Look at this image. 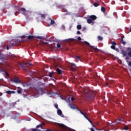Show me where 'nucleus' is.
<instances>
[{
	"instance_id": "864d4df0",
	"label": "nucleus",
	"mask_w": 131,
	"mask_h": 131,
	"mask_svg": "<svg viewBox=\"0 0 131 131\" xmlns=\"http://www.w3.org/2000/svg\"><path fill=\"white\" fill-rule=\"evenodd\" d=\"M125 129L126 130H127V129H128V127H125Z\"/></svg>"
},
{
	"instance_id": "b1692460",
	"label": "nucleus",
	"mask_w": 131,
	"mask_h": 131,
	"mask_svg": "<svg viewBox=\"0 0 131 131\" xmlns=\"http://www.w3.org/2000/svg\"><path fill=\"white\" fill-rule=\"evenodd\" d=\"M50 20H51L50 24L51 25H53V24H55V20L50 18Z\"/></svg>"
},
{
	"instance_id": "2eb2a0df",
	"label": "nucleus",
	"mask_w": 131,
	"mask_h": 131,
	"mask_svg": "<svg viewBox=\"0 0 131 131\" xmlns=\"http://www.w3.org/2000/svg\"><path fill=\"white\" fill-rule=\"evenodd\" d=\"M56 71L57 72L58 74H62V70H61L58 68H56Z\"/></svg>"
},
{
	"instance_id": "79ce46f5",
	"label": "nucleus",
	"mask_w": 131,
	"mask_h": 131,
	"mask_svg": "<svg viewBox=\"0 0 131 131\" xmlns=\"http://www.w3.org/2000/svg\"><path fill=\"white\" fill-rule=\"evenodd\" d=\"M18 14H19V12L16 11V12L14 13V15H15V16H17V15H18Z\"/></svg>"
},
{
	"instance_id": "8fccbe9b",
	"label": "nucleus",
	"mask_w": 131,
	"mask_h": 131,
	"mask_svg": "<svg viewBox=\"0 0 131 131\" xmlns=\"http://www.w3.org/2000/svg\"><path fill=\"white\" fill-rule=\"evenodd\" d=\"M126 60H129V57L126 56Z\"/></svg>"
},
{
	"instance_id": "393cba45",
	"label": "nucleus",
	"mask_w": 131,
	"mask_h": 131,
	"mask_svg": "<svg viewBox=\"0 0 131 131\" xmlns=\"http://www.w3.org/2000/svg\"><path fill=\"white\" fill-rule=\"evenodd\" d=\"M120 121H122L121 119H118L116 120V122H117V123H120Z\"/></svg>"
},
{
	"instance_id": "1a4fd4ad",
	"label": "nucleus",
	"mask_w": 131,
	"mask_h": 131,
	"mask_svg": "<svg viewBox=\"0 0 131 131\" xmlns=\"http://www.w3.org/2000/svg\"><path fill=\"white\" fill-rule=\"evenodd\" d=\"M70 69L72 71H75V70H76V66L74 64H72L70 67Z\"/></svg>"
},
{
	"instance_id": "f257e3e1",
	"label": "nucleus",
	"mask_w": 131,
	"mask_h": 131,
	"mask_svg": "<svg viewBox=\"0 0 131 131\" xmlns=\"http://www.w3.org/2000/svg\"><path fill=\"white\" fill-rule=\"evenodd\" d=\"M85 97L88 101H94L96 95H95V93H94V92L89 90Z\"/></svg>"
},
{
	"instance_id": "338daca9",
	"label": "nucleus",
	"mask_w": 131,
	"mask_h": 131,
	"mask_svg": "<svg viewBox=\"0 0 131 131\" xmlns=\"http://www.w3.org/2000/svg\"><path fill=\"white\" fill-rule=\"evenodd\" d=\"M84 29H85V28H84L83 29V30H84Z\"/></svg>"
},
{
	"instance_id": "cd10ccee",
	"label": "nucleus",
	"mask_w": 131,
	"mask_h": 131,
	"mask_svg": "<svg viewBox=\"0 0 131 131\" xmlns=\"http://www.w3.org/2000/svg\"><path fill=\"white\" fill-rule=\"evenodd\" d=\"M36 38H38V39H43V37L38 36L36 37Z\"/></svg>"
},
{
	"instance_id": "c85d7f7f",
	"label": "nucleus",
	"mask_w": 131,
	"mask_h": 131,
	"mask_svg": "<svg viewBox=\"0 0 131 131\" xmlns=\"http://www.w3.org/2000/svg\"><path fill=\"white\" fill-rule=\"evenodd\" d=\"M31 130L32 131H41V130H39V129H37V128H32Z\"/></svg>"
},
{
	"instance_id": "3c124183",
	"label": "nucleus",
	"mask_w": 131,
	"mask_h": 131,
	"mask_svg": "<svg viewBox=\"0 0 131 131\" xmlns=\"http://www.w3.org/2000/svg\"><path fill=\"white\" fill-rule=\"evenodd\" d=\"M27 65H30V66H32L33 65L32 63H27Z\"/></svg>"
},
{
	"instance_id": "f3484780",
	"label": "nucleus",
	"mask_w": 131,
	"mask_h": 131,
	"mask_svg": "<svg viewBox=\"0 0 131 131\" xmlns=\"http://www.w3.org/2000/svg\"><path fill=\"white\" fill-rule=\"evenodd\" d=\"M79 111L81 113V114H82V115H83V116L85 117V118H86V119H88L89 118L88 116H86V115L82 112L81 111H80V110H79Z\"/></svg>"
},
{
	"instance_id": "a19ab883",
	"label": "nucleus",
	"mask_w": 131,
	"mask_h": 131,
	"mask_svg": "<svg viewBox=\"0 0 131 131\" xmlns=\"http://www.w3.org/2000/svg\"><path fill=\"white\" fill-rule=\"evenodd\" d=\"M66 12L67 15H71V13L68 12V10H66Z\"/></svg>"
},
{
	"instance_id": "49530a36",
	"label": "nucleus",
	"mask_w": 131,
	"mask_h": 131,
	"mask_svg": "<svg viewBox=\"0 0 131 131\" xmlns=\"http://www.w3.org/2000/svg\"><path fill=\"white\" fill-rule=\"evenodd\" d=\"M40 125H41V127H42V125H45V123L44 122H42V123H41L40 124Z\"/></svg>"
},
{
	"instance_id": "37998d69",
	"label": "nucleus",
	"mask_w": 131,
	"mask_h": 131,
	"mask_svg": "<svg viewBox=\"0 0 131 131\" xmlns=\"http://www.w3.org/2000/svg\"><path fill=\"white\" fill-rule=\"evenodd\" d=\"M10 56H9V58H14L15 57V56H14V55H11V53H10Z\"/></svg>"
},
{
	"instance_id": "4468645a",
	"label": "nucleus",
	"mask_w": 131,
	"mask_h": 131,
	"mask_svg": "<svg viewBox=\"0 0 131 131\" xmlns=\"http://www.w3.org/2000/svg\"><path fill=\"white\" fill-rule=\"evenodd\" d=\"M73 40H74V38H69L63 40V41H67V42H68V41H73Z\"/></svg>"
},
{
	"instance_id": "9b49d317",
	"label": "nucleus",
	"mask_w": 131,
	"mask_h": 131,
	"mask_svg": "<svg viewBox=\"0 0 131 131\" xmlns=\"http://www.w3.org/2000/svg\"><path fill=\"white\" fill-rule=\"evenodd\" d=\"M127 55L129 56V57H130L131 58V48H128L127 49Z\"/></svg>"
},
{
	"instance_id": "20e7f679",
	"label": "nucleus",
	"mask_w": 131,
	"mask_h": 131,
	"mask_svg": "<svg viewBox=\"0 0 131 131\" xmlns=\"http://www.w3.org/2000/svg\"><path fill=\"white\" fill-rule=\"evenodd\" d=\"M8 45H7V47L6 49L7 50H9V48H12V47H14V46H16V45H17V42L16 41V40L15 39H12L11 41H8Z\"/></svg>"
},
{
	"instance_id": "69168bd1",
	"label": "nucleus",
	"mask_w": 131,
	"mask_h": 131,
	"mask_svg": "<svg viewBox=\"0 0 131 131\" xmlns=\"http://www.w3.org/2000/svg\"><path fill=\"white\" fill-rule=\"evenodd\" d=\"M50 76H52V74H50Z\"/></svg>"
},
{
	"instance_id": "5701e85b",
	"label": "nucleus",
	"mask_w": 131,
	"mask_h": 131,
	"mask_svg": "<svg viewBox=\"0 0 131 131\" xmlns=\"http://www.w3.org/2000/svg\"><path fill=\"white\" fill-rule=\"evenodd\" d=\"M121 52V54H122L123 56H126V53H125V51L122 50Z\"/></svg>"
},
{
	"instance_id": "72a5a7b5",
	"label": "nucleus",
	"mask_w": 131,
	"mask_h": 131,
	"mask_svg": "<svg viewBox=\"0 0 131 131\" xmlns=\"http://www.w3.org/2000/svg\"><path fill=\"white\" fill-rule=\"evenodd\" d=\"M57 49H60V48H61V44H60V43H58L57 44Z\"/></svg>"
},
{
	"instance_id": "ea45409f",
	"label": "nucleus",
	"mask_w": 131,
	"mask_h": 131,
	"mask_svg": "<svg viewBox=\"0 0 131 131\" xmlns=\"http://www.w3.org/2000/svg\"><path fill=\"white\" fill-rule=\"evenodd\" d=\"M21 91H22V89H19V90H17L18 94H21Z\"/></svg>"
},
{
	"instance_id": "2f4dec72",
	"label": "nucleus",
	"mask_w": 131,
	"mask_h": 131,
	"mask_svg": "<svg viewBox=\"0 0 131 131\" xmlns=\"http://www.w3.org/2000/svg\"><path fill=\"white\" fill-rule=\"evenodd\" d=\"M112 46H116L117 44L116 43V41H112L111 42Z\"/></svg>"
},
{
	"instance_id": "7ed1b4c3",
	"label": "nucleus",
	"mask_w": 131,
	"mask_h": 131,
	"mask_svg": "<svg viewBox=\"0 0 131 131\" xmlns=\"http://www.w3.org/2000/svg\"><path fill=\"white\" fill-rule=\"evenodd\" d=\"M7 59L8 56L2 54V51L0 50V64H5Z\"/></svg>"
},
{
	"instance_id": "bf43d9fd",
	"label": "nucleus",
	"mask_w": 131,
	"mask_h": 131,
	"mask_svg": "<svg viewBox=\"0 0 131 131\" xmlns=\"http://www.w3.org/2000/svg\"><path fill=\"white\" fill-rule=\"evenodd\" d=\"M121 38H123H123H124V36H122V37H121Z\"/></svg>"
},
{
	"instance_id": "c756f323",
	"label": "nucleus",
	"mask_w": 131,
	"mask_h": 131,
	"mask_svg": "<svg viewBox=\"0 0 131 131\" xmlns=\"http://www.w3.org/2000/svg\"><path fill=\"white\" fill-rule=\"evenodd\" d=\"M126 62L128 65V67H131V61H128V60H126Z\"/></svg>"
},
{
	"instance_id": "6e6d98bb",
	"label": "nucleus",
	"mask_w": 131,
	"mask_h": 131,
	"mask_svg": "<svg viewBox=\"0 0 131 131\" xmlns=\"http://www.w3.org/2000/svg\"><path fill=\"white\" fill-rule=\"evenodd\" d=\"M91 131H95V130H94V129H93V128H91Z\"/></svg>"
},
{
	"instance_id": "603ef678",
	"label": "nucleus",
	"mask_w": 131,
	"mask_h": 131,
	"mask_svg": "<svg viewBox=\"0 0 131 131\" xmlns=\"http://www.w3.org/2000/svg\"><path fill=\"white\" fill-rule=\"evenodd\" d=\"M77 34H80V31H78L77 32Z\"/></svg>"
},
{
	"instance_id": "473e14b6",
	"label": "nucleus",
	"mask_w": 131,
	"mask_h": 131,
	"mask_svg": "<svg viewBox=\"0 0 131 131\" xmlns=\"http://www.w3.org/2000/svg\"><path fill=\"white\" fill-rule=\"evenodd\" d=\"M84 43H85V45H87V46H89V47H90L91 45L89 43V42L86 41H84Z\"/></svg>"
},
{
	"instance_id": "39448f33",
	"label": "nucleus",
	"mask_w": 131,
	"mask_h": 131,
	"mask_svg": "<svg viewBox=\"0 0 131 131\" xmlns=\"http://www.w3.org/2000/svg\"><path fill=\"white\" fill-rule=\"evenodd\" d=\"M46 91V89L42 88H41V87H39L37 89V94L38 95H43V94H45V92Z\"/></svg>"
},
{
	"instance_id": "13d9d810",
	"label": "nucleus",
	"mask_w": 131,
	"mask_h": 131,
	"mask_svg": "<svg viewBox=\"0 0 131 131\" xmlns=\"http://www.w3.org/2000/svg\"><path fill=\"white\" fill-rule=\"evenodd\" d=\"M47 95H51V93H47Z\"/></svg>"
},
{
	"instance_id": "f8f14e48",
	"label": "nucleus",
	"mask_w": 131,
	"mask_h": 131,
	"mask_svg": "<svg viewBox=\"0 0 131 131\" xmlns=\"http://www.w3.org/2000/svg\"><path fill=\"white\" fill-rule=\"evenodd\" d=\"M6 94H8V95H11L13 94H15L16 92L13 91H7L5 92Z\"/></svg>"
},
{
	"instance_id": "ddd939ff",
	"label": "nucleus",
	"mask_w": 131,
	"mask_h": 131,
	"mask_svg": "<svg viewBox=\"0 0 131 131\" xmlns=\"http://www.w3.org/2000/svg\"><path fill=\"white\" fill-rule=\"evenodd\" d=\"M90 18L91 19L94 21L96 20V19H97V16L96 15H91L90 16Z\"/></svg>"
},
{
	"instance_id": "f704fd0d",
	"label": "nucleus",
	"mask_w": 131,
	"mask_h": 131,
	"mask_svg": "<svg viewBox=\"0 0 131 131\" xmlns=\"http://www.w3.org/2000/svg\"><path fill=\"white\" fill-rule=\"evenodd\" d=\"M93 6H94V7H98L99 6V4L97 3H95L94 4H93Z\"/></svg>"
},
{
	"instance_id": "412c9836",
	"label": "nucleus",
	"mask_w": 131,
	"mask_h": 131,
	"mask_svg": "<svg viewBox=\"0 0 131 131\" xmlns=\"http://www.w3.org/2000/svg\"><path fill=\"white\" fill-rule=\"evenodd\" d=\"M121 42L122 45H123V46H125V44L126 43V42H125V41H124L123 40V38H122L121 39Z\"/></svg>"
},
{
	"instance_id": "6ab92c4d",
	"label": "nucleus",
	"mask_w": 131,
	"mask_h": 131,
	"mask_svg": "<svg viewBox=\"0 0 131 131\" xmlns=\"http://www.w3.org/2000/svg\"><path fill=\"white\" fill-rule=\"evenodd\" d=\"M28 39H33V38H34V36L33 35H29L27 37Z\"/></svg>"
},
{
	"instance_id": "0e129e2a",
	"label": "nucleus",
	"mask_w": 131,
	"mask_h": 131,
	"mask_svg": "<svg viewBox=\"0 0 131 131\" xmlns=\"http://www.w3.org/2000/svg\"><path fill=\"white\" fill-rule=\"evenodd\" d=\"M129 31H130V32H131V28L129 29Z\"/></svg>"
},
{
	"instance_id": "bb28decb",
	"label": "nucleus",
	"mask_w": 131,
	"mask_h": 131,
	"mask_svg": "<svg viewBox=\"0 0 131 131\" xmlns=\"http://www.w3.org/2000/svg\"><path fill=\"white\" fill-rule=\"evenodd\" d=\"M101 10L102 12H103L104 13L105 12L106 9H105V7H101Z\"/></svg>"
},
{
	"instance_id": "dca6fc26",
	"label": "nucleus",
	"mask_w": 131,
	"mask_h": 131,
	"mask_svg": "<svg viewBox=\"0 0 131 131\" xmlns=\"http://www.w3.org/2000/svg\"><path fill=\"white\" fill-rule=\"evenodd\" d=\"M87 120H88V121H89V122H90L91 124H92V125L93 126V127H94L95 128H96V126H95V125L94 124V123H93V122L92 121V120H91V119H90V118H88Z\"/></svg>"
},
{
	"instance_id": "680f3d73",
	"label": "nucleus",
	"mask_w": 131,
	"mask_h": 131,
	"mask_svg": "<svg viewBox=\"0 0 131 131\" xmlns=\"http://www.w3.org/2000/svg\"><path fill=\"white\" fill-rule=\"evenodd\" d=\"M109 85V83H106V85Z\"/></svg>"
},
{
	"instance_id": "4c0bfd02",
	"label": "nucleus",
	"mask_w": 131,
	"mask_h": 131,
	"mask_svg": "<svg viewBox=\"0 0 131 131\" xmlns=\"http://www.w3.org/2000/svg\"><path fill=\"white\" fill-rule=\"evenodd\" d=\"M5 73L6 75L8 77L10 76V75L9 74V73H8V72H7L6 71L5 72Z\"/></svg>"
},
{
	"instance_id": "423d86ee",
	"label": "nucleus",
	"mask_w": 131,
	"mask_h": 131,
	"mask_svg": "<svg viewBox=\"0 0 131 131\" xmlns=\"http://www.w3.org/2000/svg\"><path fill=\"white\" fill-rule=\"evenodd\" d=\"M69 106L71 109H73V110H75V109H76L77 110H78V111H79V109H78V108H77L76 106H75V105H74L72 102H70Z\"/></svg>"
},
{
	"instance_id": "e433bc0d",
	"label": "nucleus",
	"mask_w": 131,
	"mask_h": 131,
	"mask_svg": "<svg viewBox=\"0 0 131 131\" xmlns=\"http://www.w3.org/2000/svg\"><path fill=\"white\" fill-rule=\"evenodd\" d=\"M111 49H112V50H115L116 48H115V46L114 45H112L111 46Z\"/></svg>"
},
{
	"instance_id": "aec40b11",
	"label": "nucleus",
	"mask_w": 131,
	"mask_h": 131,
	"mask_svg": "<svg viewBox=\"0 0 131 131\" xmlns=\"http://www.w3.org/2000/svg\"><path fill=\"white\" fill-rule=\"evenodd\" d=\"M90 48H92V49H93V50H95V51H99V49L96 47H95V46H90Z\"/></svg>"
},
{
	"instance_id": "f03ea898",
	"label": "nucleus",
	"mask_w": 131,
	"mask_h": 131,
	"mask_svg": "<svg viewBox=\"0 0 131 131\" xmlns=\"http://www.w3.org/2000/svg\"><path fill=\"white\" fill-rule=\"evenodd\" d=\"M18 11V12H23V15L25 16L27 19L30 20V19H29V16L31 15V12L29 11H26V9H25L24 8H19Z\"/></svg>"
},
{
	"instance_id": "9d476101",
	"label": "nucleus",
	"mask_w": 131,
	"mask_h": 131,
	"mask_svg": "<svg viewBox=\"0 0 131 131\" xmlns=\"http://www.w3.org/2000/svg\"><path fill=\"white\" fill-rule=\"evenodd\" d=\"M57 114L58 115H60L61 116V117H64V115H63V113H62V111L61 110H57Z\"/></svg>"
},
{
	"instance_id": "0eeeda50",
	"label": "nucleus",
	"mask_w": 131,
	"mask_h": 131,
	"mask_svg": "<svg viewBox=\"0 0 131 131\" xmlns=\"http://www.w3.org/2000/svg\"><path fill=\"white\" fill-rule=\"evenodd\" d=\"M19 65L23 70H26V67L28 66L27 63L20 62Z\"/></svg>"
},
{
	"instance_id": "052dcab7",
	"label": "nucleus",
	"mask_w": 131,
	"mask_h": 131,
	"mask_svg": "<svg viewBox=\"0 0 131 131\" xmlns=\"http://www.w3.org/2000/svg\"><path fill=\"white\" fill-rule=\"evenodd\" d=\"M121 48H122V46H120V47H119V48H120V49H121Z\"/></svg>"
},
{
	"instance_id": "e2e57ef3",
	"label": "nucleus",
	"mask_w": 131,
	"mask_h": 131,
	"mask_svg": "<svg viewBox=\"0 0 131 131\" xmlns=\"http://www.w3.org/2000/svg\"><path fill=\"white\" fill-rule=\"evenodd\" d=\"M3 95V93H0V96H2Z\"/></svg>"
},
{
	"instance_id": "c9c22d12",
	"label": "nucleus",
	"mask_w": 131,
	"mask_h": 131,
	"mask_svg": "<svg viewBox=\"0 0 131 131\" xmlns=\"http://www.w3.org/2000/svg\"><path fill=\"white\" fill-rule=\"evenodd\" d=\"M36 128H39L40 127L41 128H42V127H41V125L39 124L36 126Z\"/></svg>"
},
{
	"instance_id": "6e6552de",
	"label": "nucleus",
	"mask_w": 131,
	"mask_h": 131,
	"mask_svg": "<svg viewBox=\"0 0 131 131\" xmlns=\"http://www.w3.org/2000/svg\"><path fill=\"white\" fill-rule=\"evenodd\" d=\"M12 81L15 83H21V81L18 78H15Z\"/></svg>"
},
{
	"instance_id": "5fc2aeb1",
	"label": "nucleus",
	"mask_w": 131,
	"mask_h": 131,
	"mask_svg": "<svg viewBox=\"0 0 131 131\" xmlns=\"http://www.w3.org/2000/svg\"><path fill=\"white\" fill-rule=\"evenodd\" d=\"M41 131H52L51 129H47L46 130H41Z\"/></svg>"
},
{
	"instance_id": "a18cd8bd",
	"label": "nucleus",
	"mask_w": 131,
	"mask_h": 131,
	"mask_svg": "<svg viewBox=\"0 0 131 131\" xmlns=\"http://www.w3.org/2000/svg\"><path fill=\"white\" fill-rule=\"evenodd\" d=\"M77 39H78V40H81V37H78Z\"/></svg>"
},
{
	"instance_id": "58836bf2",
	"label": "nucleus",
	"mask_w": 131,
	"mask_h": 131,
	"mask_svg": "<svg viewBox=\"0 0 131 131\" xmlns=\"http://www.w3.org/2000/svg\"><path fill=\"white\" fill-rule=\"evenodd\" d=\"M54 106L56 109H59V106L58 105V104H56Z\"/></svg>"
},
{
	"instance_id": "a211bd4d",
	"label": "nucleus",
	"mask_w": 131,
	"mask_h": 131,
	"mask_svg": "<svg viewBox=\"0 0 131 131\" xmlns=\"http://www.w3.org/2000/svg\"><path fill=\"white\" fill-rule=\"evenodd\" d=\"M40 17L42 19H46V17L47 16L46 14H40Z\"/></svg>"
},
{
	"instance_id": "09e8293b",
	"label": "nucleus",
	"mask_w": 131,
	"mask_h": 131,
	"mask_svg": "<svg viewBox=\"0 0 131 131\" xmlns=\"http://www.w3.org/2000/svg\"><path fill=\"white\" fill-rule=\"evenodd\" d=\"M74 100H75V98H74V97H72L71 98V100L72 101H74Z\"/></svg>"
},
{
	"instance_id": "4be33fe9",
	"label": "nucleus",
	"mask_w": 131,
	"mask_h": 131,
	"mask_svg": "<svg viewBox=\"0 0 131 131\" xmlns=\"http://www.w3.org/2000/svg\"><path fill=\"white\" fill-rule=\"evenodd\" d=\"M77 29H78V30H80V29H81V25H78L77 26Z\"/></svg>"
},
{
	"instance_id": "c03bdc74",
	"label": "nucleus",
	"mask_w": 131,
	"mask_h": 131,
	"mask_svg": "<svg viewBox=\"0 0 131 131\" xmlns=\"http://www.w3.org/2000/svg\"><path fill=\"white\" fill-rule=\"evenodd\" d=\"M115 51H116L117 52H119V49H118V48H115Z\"/></svg>"
},
{
	"instance_id": "de8ad7c7",
	"label": "nucleus",
	"mask_w": 131,
	"mask_h": 131,
	"mask_svg": "<svg viewBox=\"0 0 131 131\" xmlns=\"http://www.w3.org/2000/svg\"><path fill=\"white\" fill-rule=\"evenodd\" d=\"M79 59H80V58H79V56H76V60H79Z\"/></svg>"
},
{
	"instance_id": "a878e982",
	"label": "nucleus",
	"mask_w": 131,
	"mask_h": 131,
	"mask_svg": "<svg viewBox=\"0 0 131 131\" xmlns=\"http://www.w3.org/2000/svg\"><path fill=\"white\" fill-rule=\"evenodd\" d=\"M87 22H88V23H89V24H91L93 22V20L92 19H91V18L88 19H87Z\"/></svg>"
},
{
	"instance_id": "4d7b16f0",
	"label": "nucleus",
	"mask_w": 131,
	"mask_h": 131,
	"mask_svg": "<svg viewBox=\"0 0 131 131\" xmlns=\"http://www.w3.org/2000/svg\"><path fill=\"white\" fill-rule=\"evenodd\" d=\"M17 89H18V90H21V88H20V87H17Z\"/></svg>"
},
{
	"instance_id": "7c9ffc66",
	"label": "nucleus",
	"mask_w": 131,
	"mask_h": 131,
	"mask_svg": "<svg viewBox=\"0 0 131 131\" xmlns=\"http://www.w3.org/2000/svg\"><path fill=\"white\" fill-rule=\"evenodd\" d=\"M98 38L99 40H103V37L101 36H98Z\"/></svg>"
}]
</instances>
